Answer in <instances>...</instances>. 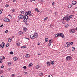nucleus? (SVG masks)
<instances>
[{
  "label": "nucleus",
  "instance_id": "obj_1",
  "mask_svg": "<svg viewBox=\"0 0 77 77\" xmlns=\"http://www.w3.org/2000/svg\"><path fill=\"white\" fill-rule=\"evenodd\" d=\"M57 36H58V37H59V36H61V37H62V38H64V35L63 34L60 33H58L57 34Z\"/></svg>",
  "mask_w": 77,
  "mask_h": 77
},
{
  "label": "nucleus",
  "instance_id": "obj_2",
  "mask_svg": "<svg viewBox=\"0 0 77 77\" xmlns=\"http://www.w3.org/2000/svg\"><path fill=\"white\" fill-rule=\"evenodd\" d=\"M64 18L65 20H66L67 22L68 21V20H70L69 17H68L66 16L65 17H64Z\"/></svg>",
  "mask_w": 77,
  "mask_h": 77
},
{
  "label": "nucleus",
  "instance_id": "obj_3",
  "mask_svg": "<svg viewBox=\"0 0 77 77\" xmlns=\"http://www.w3.org/2000/svg\"><path fill=\"white\" fill-rule=\"evenodd\" d=\"M71 58H72V57L71 56H68L66 57V59L67 60H71Z\"/></svg>",
  "mask_w": 77,
  "mask_h": 77
},
{
  "label": "nucleus",
  "instance_id": "obj_4",
  "mask_svg": "<svg viewBox=\"0 0 77 77\" xmlns=\"http://www.w3.org/2000/svg\"><path fill=\"white\" fill-rule=\"evenodd\" d=\"M27 13H28V15H29V16H32L31 11H28L27 12Z\"/></svg>",
  "mask_w": 77,
  "mask_h": 77
},
{
  "label": "nucleus",
  "instance_id": "obj_5",
  "mask_svg": "<svg viewBox=\"0 0 77 77\" xmlns=\"http://www.w3.org/2000/svg\"><path fill=\"white\" fill-rule=\"evenodd\" d=\"M34 37H35V38H36L38 36V33L35 32L34 33Z\"/></svg>",
  "mask_w": 77,
  "mask_h": 77
},
{
  "label": "nucleus",
  "instance_id": "obj_6",
  "mask_svg": "<svg viewBox=\"0 0 77 77\" xmlns=\"http://www.w3.org/2000/svg\"><path fill=\"white\" fill-rule=\"evenodd\" d=\"M18 17L19 19H23V16L22 14L19 15Z\"/></svg>",
  "mask_w": 77,
  "mask_h": 77
},
{
  "label": "nucleus",
  "instance_id": "obj_7",
  "mask_svg": "<svg viewBox=\"0 0 77 77\" xmlns=\"http://www.w3.org/2000/svg\"><path fill=\"white\" fill-rule=\"evenodd\" d=\"M70 32L71 33H74L75 32V31L74 29H71L70 30Z\"/></svg>",
  "mask_w": 77,
  "mask_h": 77
},
{
  "label": "nucleus",
  "instance_id": "obj_8",
  "mask_svg": "<svg viewBox=\"0 0 77 77\" xmlns=\"http://www.w3.org/2000/svg\"><path fill=\"white\" fill-rule=\"evenodd\" d=\"M30 37L32 39H35V36H34V35H31L30 36Z\"/></svg>",
  "mask_w": 77,
  "mask_h": 77
},
{
  "label": "nucleus",
  "instance_id": "obj_9",
  "mask_svg": "<svg viewBox=\"0 0 77 77\" xmlns=\"http://www.w3.org/2000/svg\"><path fill=\"white\" fill-rule=\"evenodd\" d=\"M66 47H69L70 45V43L69 42H67L66 44Z\"/></svg>",
  "mask_w": 77,
  "mask_h": 77
},
{
  "label": "nucleus",
  "instance_id": "obj_10",
  "mask_svg": "<svg viewBox=\"0 0 77 77\" xmlns=\"http://www.w3.org/2000/svg\"><path fill=\"white\" fill-rule=\"evenodd\" d=\"M76 3H77V2H76V1H73L72 2V5H75Z\"/></svg>",
  "mask_w": 77,
  "mask_h": 77
},
{
  "label": "nucleus",
  "instance_id": "obj_11",
  "mask_svg": "<svg viewBox=\"0 0 77 77\" xmlns=\"http://www.w3.org/2000/svg\"><path fill=\"white\" fill-rule=\"evenodd\" d=\"M23 21L24 22H27V19H26L23 18Z\"/></svg>",
  "mask_w": 77,
  "mask_h": 77
},
{
  "label": "nucleus",
  "instance_id": "obj_12",
  "mask_svg": "<svg viewBox=\"0 0 77 77\" xmlns=\"http://www.w3.org/2000/svg\"><path fill=\"white\" fill-rule=\"evenodd\" d=\"M46 63L47 65H48V66H50V62L49 61H47Z\"/></svg>",
  "mask_w": 77,
  "mask_h": 77
},
{
  "label": "nucleus",
  "instance_id": "obj_13",
  "mask_svg": "<svg viewBox=\"0 0 77 77\" xmlns=\"http://www.w3.org/2000/svg\"><path fill=\"white\" fill-rule=\"evenodd\" d=\"M71 3H69V5L68 6V8H71V7H72V6L71 5Z\"/></svg>",
  "mask_w": 77,
  "mask_h": 77
},
{
  "label": "nucleus",
  "instance_id": "obj_14",
  "mask_svg": "<svg viewBox=\"0 0 77 77\" xmlns=\"http://www.w3.org/2000/svg\"><path fill=\"white\" fill-rule=\"evenodd\" d=\"M14 60L15 61H17V60L18 59V58L16 57H14L13 58Z\"/></svg>",
  "mask_w": 77,
  "mask_h": 77
},
{
  "label": "nucleus",
  "instance_id": "obj_15",
  "mask_svg": "<svg viewBox=\"0 0 77 77\" xmlns=\"http://www.w3.org/2000/svg\"><path fill=\"white\" fill-rule=\"evenodd\" d=\"M28 18H29V17H28V16H23V18H25L26 19H28Z\"/></svg>",
  "mask_w": 77,
  "mask_h": 77
},
{
  "label": "nucleus",
  "instance_id": "obj_16",
  "mask_svg": "<svg viewBox=\"0 0 77 77\" xmlns=\"http://www.w3.org/2000/svg\"><path fill=\"white\" fill-rule=\"evenodd\" d=\"M2 44H3V45H2L1 46V47H2V48H3V47H5V43H4V42H2Z\"/></svg>",
  "mask_w": 77,
  "mask_h": 77
},
{
  "label": "nucleus",
  "instance_id": "obj_17",
  "mask_svg": "<svg viewBox=\"0 0 77 77\" xmlns=\"http://www.w3.org/2000/svg\"><path fill=\"white\" fill-rule=\"evenodd\" d=\"M8 41L9 42H10L11 41H12V38H10L8 39Z\"/></svg>",
  "mask_w": 77,
  "mask_h": 77
},
{
  "label": "nucleus",
  "instance_id": "obj_18",
  "mask_svg": "<svg viewBox=\"0 0 77 77\" xmlns=\"http://www.w3.org/2000/svg\"><path fill=\"white\" fill-rule=\"evenodd\" d=\"M40 66H39V65H37V66H36V68L37 69H38V68H39L40 67Z\"/></svg>",
  "mask_w": 77,
  "mask_h": 77
},
{
  "label": "nucleus",
  "instance_id": "obj_19",
  "mask_svg": "<svg viewBox=\"0 0 77 77\" xmlns=\"http://www.w3.org/2000/svg\"><path fill=\"white\" fill-rule=\"evenodd\" d=\"M23 30V31H24V32H26V30H27V28H26V27L24 28Z\"/></svg>",
  "mask_w": 77,
  "mask_h": 77
},
{
  "label": "nucleus",
  "instance_id": "obj_20",
  "mask_svg": "<svg viewBox=\"0 0 77 77\" xmlns=\"http://www.w3.org/2000/svg\"><path fill=\"white\" fill-rule=\"evenodd\" d=\"M52 42H50L48 43V45H49V46L50 47V45H51V43H52Z\"/></svg>",
  "mask_w": 77,
  "mask_h": 77
},
{
  "label": "nucleus",
  "instance_id": "obj_21",
  "mask_svg": "<svg viewBox=\"0 0 77 77\" xmlns=\"http://www.w3.org/2000/svg\"><path fill=\"white\" fill-rule=\"evenodd\" d=\"M42 75H43V73H41L39 74V75L40 77H42Z\"/></svg>",
  "mask_w": 77,
  "mask_h": 77
},
{
  "label": "nucleus",
  "instance_id": "obj_22",
  "mask_svg": "<svg viewBox=\"0 0 77 77\" xmlns=\"http://www.w3.org/2000/svg\"><path fill=\"white\" fill-rule=\"evenodd\" d=\"M20 13L21 14H24V11H21Z\"/></svg>",
  "mask_w": 77,
  "mask_h": 77
},
{
  "label": "nucleus",
  "instance_id": "obj_23",
  "mask_svg": "<svg viewBox=\"0 0 77 77\" xmlns=\"http://www.w3.org/2000/svg\"><path fill=\"white\" fill-rule=\"evenodd\" d=\"M30 57V56L29 55V54H26V57L27 58V57Z\"/></svg>",
  "mask_w": 77,
  "mask_h": 77
},
{
  "label": "nucleus",
  "instance_id": "obj_24",
  "mask_svg": "<svg viewBox=\"0 0 77 77\" xmlns=\"http://www.w3.org/2000/svg\"><path fill=\"white\" fill-rule=\"evenodd\" d=\"M16 45H17V46H18V47H20V43H17L16 44Z\"/></svg>",
  "mask_w": 77,
  "mask_h": 77
},
{
  "label": "nucleus",
  "instance_id": "obj_25",
  "mask_svg": "<svg viewBox=\"0 0 77 77\" xmlns=\"http://www.w3.org/2000/svg\"><path fill=\"white\" fill-rule=\"evenodd\" d=\"M5 21H6L5 22H9V21H10V20H9V19L7 18V20H6Z\"/></svg>",
  "mask_w": 77,
  "mask_h": 77
},
{
  "label": "nucleus",
  "instance_id": "obj_26",
  "mask_svg": "<svg viewBox=\"0 0 77 77\" xmlns=\"http://www.w3.org/2000/svg\"><path fill=\"white\" fill-rule=\"evenodd\" d=\"M45 41H46V42H47V41H48V38H46L45 39Z\"/></svg>",
  "mask_w": 77,
  "mask_h": 77
},
{
  "label": "nucleus",
  "instance_id": "obj_27",
  "mask_svg": "<svg viewBox=\"0 0 77 77\" xmlns=\"http://www.w3.org/2000/svg\"><path fill=\"white\" fill-rule=\"evenodd\" d=\"M65 27H66V28H67L68 27H69V25L68 24H67L65 26Z\"/></svg>",
  "mask_w": 77,
  "mask_h": 77
},
{
  "label": "nucleus",
  "instance_id": "obj_28",
  "mask_svg": "<svg viewBox=\"0 0 77 77\" xmlns=\"http://www.w3.org/2000/svg\"><path fill=\"white\" fill-rule=\"evenodd\" d=\"M19 35H22V34H23V32H21V31H19Z\"/></svg>",
  "mask_w": 77,
  "mask_h": 77
},
{
  "label": "nucleus",
  "instance_id": "obj_29",
  "mask_svg": "<svg viewBox=\"0 0 77 77\" xmlns=\"http://www.w3.org/2000/svg\"><path fill=\"white\" fill-rule=\"evenodd\" d=\"M29 66H33V64H32V63L29 64Z\"/></svg>",
  "mask_w": 77,
  "mask_h": 77
},
{
  "label": "nucleus",
  "instance_id": "obj_30",
  "mask_svg": "<svg viewBox=\"0 0 77 77\" xmlns=\"http://www.w3.org/2000/svg\"><path fill=\"white\" fill-rule=\"evenodd\" d=\"M54 62L53 61H51V64L52 65H54Z\"/></svg>",
  "mask_w": 77,
  "mask_h": 77
},
{
  "label": "nucleus",
  "instance_id": "obj_31",
  "mask_svg": "<svg viewBox=\"0 0 77 77\" xmlns=\"http://www.w3.org/2000/svg\"><path fill=\"white\" fill-rule=\"evenodd\" d=\"M35 10L36 11H37V12H39V11L38 10V8H36L35 9Z\"/></svg>",
  "mask_w": 77,
  "mask_h": 77
},
{
  "label": "nucleus",
  "instance_id": "obj_32",
  "mask_svg": "<svg viewBox=\"0 0 77 77\" xmlns=\"http://www.w3.org/2000/svg\"><path fill=\"white\" fill-rule=\"evenodd\" d=\"M28 15V14L27 13V12H26L25 14V16H27Z\"/></svg>",
  "mask_w": 77,
  "mask_h": 77
},
{
  "label": "nucleus",
  "instance_id": "obj_33",
  "mask_svg": "<svg viewBox=\"0 0 77 77\" xmlns=\"http://www.w3.org/2000/svg\"><path fill=\"white\" fill-rule=\"evenodd\" d=\"M72 15H70L69 16V18H71L72 17Z\"/></svg>",
  "mask_w": 77,
  "mask_h": 77
},
{
  "label": "nucleus",
  "instance_id": "obj_34",
  "mask_svg": "<svg viewBox=\"0 0 77 77\" xmlns=\"http://www.w3.org/2000/svg\"><path fill=\"white\" fill-rule=\"evenodd\" d=\"M74 50H75V48L73 47L72 48V51H74Z\"/></svg>",
  "mask_w": 77,
  "mask_h": 77
},
{
  "label": "nucleus",
  "instance_id": "obj_35",
  "mask_svg": "<svg viewBox=\"0 0 77 77\" xmlns=\"http://www.w3.org/2000/svg\"><path fill=\"white\" fill-rule=\"evenodd\" d=\"M26 46H22L21 47V48H26Z\"/></svg>",
  "mask_w": 77,
  "mask_h": 77
},
{
  "label": "nucleus",
  "instance_id": "obj_36",
  "mask_svg": "<svg viewBox=\"0 0 77 77\" xmlns=\"http://www.w3.org/2000/svg\"><path fill=\"white\" fill-rule=\"evenodd\" d=\"M15 10L14 9H12V12H15Z\"/></svg>",
  "mask_w": 77,
  "mask_h": 77
},
{
  "label": "nucleus",
  "instance_id": "obj_37",
  "mask_svg": "<svg viewBox=\"0 0 77 77\" xmlns=\"http://www.w3.org/2000/svg\"><path fill=\"white\" fill-rule=\"evenodd\" d=\"M47 18H48V17H46L44 19V20L45 21V20H47Z\"/></svg>",
  "mask_w": 77,
  "mask_h": 77
},
{
  "label": "nucleus",
  "instance_id": "obj_38",
  "mask_svg": "<svg viewBox=\"0 0 77 77\" xmlns=\"http://www.w3.org/2000/svg\"><path fill=\"white\" fill-rule=\"evenodd\" d=\"M9 45V43L7 44L6 45V46L7 47H8Z\"/></svg>",
  "mask_w": 77,
  "mask_h": 77
},
{
  "label": "nucleus",
  "instance_id": "obj_39",
  "mask_svg": "<svg viewBox=\"0 0 77 77\" xmlns=\"http://www.w3.org/2000/svg\"><path fill=\"white\" fill-rule=\"evenodd\" d=\"M6 18H4V19L3 20L4 21H5V22H6Z\"/></svg>",
  "mask_w": 77,
  "mask_h": 77
},
{
  "label": "nucleus",
  "instance_id": "obj_40",
  "mask_svg": "<svg viewBox=\"0 0 77 77\" xmlns=\"http://www.w3.org/2000/svg\"><path fill=\"white\" fill-rule=\"evenodd\" d=\"M13 53H14L12 51H11L10 53V54H13Z\"/></svg>",
  "mask_w": 77,
  "mask_h": 77
},
{
  "label": "nucleus",
  "instance_id": "obj_41",
  "mask_svg": "<svg viewBox=\"0 0 77 77\" xmlns=\"http://www.w3.org/2000/svg\"><path fill=\"white\" fill-rule=\"evenodd\" d=\"M48 77H53V76H52V75H50L48 76Z\"/></svg>",
  "mask_w": 77,
  "mask_h": 77
},
{
  "label": "nucleus",
  "instance_id": "obj_42",
  "mask_svg": "<svg viewBox=\"0 0 77 77\" xmlns=\"http://www.w3.org/2000/svg\"><path fill=\"white\" fill-rule=\"evenodd\" d=\"M25 39H28V40H29V41H30V39H29V38L27 37H25Z\"/></svg>",
  "mask_w": 77,
  "mask_h": 77
},
{
  "label": "nucleus",
  "instance_id": "obj_43",
  "mask_svg": "<svg viewBox=\"0 0 77 77\" xmlns=\"http://www.w3.org/2000/svg\"><path fill=\"white\" fill-rule=\"evenodd\" d=\"M0 59L1 60H3V57H0Z\"/></svg>",
  "mask_w": 77,
  "mask_h": 77
},
{
  "label": "nucleus",
  "instance_id": "obj_44",
  "mask_svg": "<svg viewBox=\"0 0 77 77\" xmlns=\"http://www.w3.org/2000/svg\"><path fill=\"white\" fill-rule=\"evenodd\" d=\"M23 68L24 69H26V68H27V67L26 66H24L23 67Z\"/></svg>",
  "mask_w": 77,
  "mask_h": 77
},
{
  "label": "nucleus",
  "instance_id": "obj_45",
  "mask_svg": "<svg viewBox=\"0 0 77 77\" xmlns=\"http://www.w3.org/2000/svg\"><path fill=\"white\" fill-rule=\"evenodd\" d=\"M8 30H6L5 31V33H8Z\"/></svg>",
  "mask_w": 77,
  "mask_h": 77
},
{
  "label": "nucleus",
  "instance_id": "obj_46",
  "mask_svg": "<svg viewBox=\"0 0 77 77\" xmlns=\"http://www.w3.org/2000/svg\"><path fill=\"white\" fill-rule=\"evenodd\" d=\"M4 68V66L2 65V66H1V68Z\"/></svg>",
  "mask_w": 77,
  "mask_h": 77
},
{
  "label": "nucleus",
  "instance_id": "obj_47",
  "mask_svg": "<svg viewBox=\"0 0 77 77\" xmlns=\"http://www.w3.org/2000/svg\"><path fill=\"white\" fill-rule=\"evenodd\" d=\"M5 6L6 7H8V6H9V5L8 4H6L5 5Z\"/></svg>",
  "mask_w": 77,
  "mask_h": 77
},
{
  "label": "nucleus",
  "instance_id": "obj_48",
  "mask_svg": "<svg viewBox=\"0 0 77 77\" xmlns=\"http://www.w3.org/2000/svg\"><path fill=\"white\" fill-rule=\"evenodd\" d=\"M10 70H11V68H9L8 69V71H9Z\"/></svg>",
  "mask_w": 77,
  "mask_h": 77
},
{
  "label": "nucleus",
  "instance_id": "obj_49",
  "mask_svg": "<svg viewBox=\"0 0 77 77\" xmlns=\"http://www.w3.org/2000/svg\"><path fill=\"white\" fill-rule=\"evenodd\" d=\"M55 37H58L57 34H56L55 35Z\"/></svg>",
  "mask_w": 77,
  "mask_h": 77
},
{
  "label": "nucleus",
  "instance_id": "obj_50",
  "mask_svg": "<svg viewBox=\"0 0 77 77\" xmlns=\"http://www.w3.org/2000/svg\"><path fill=\"white\" fill-rule=\"evenodd\" d=\"M3 25L2 24V25H1L0 26V27H3Z\"/></svg>",
  "mask_w": 77,
  "mask_h": 77
},
{
  "label": "nucleus",
  "instance_id": "obj_51",
  "mask_svg": "<svg viewBox=\"0 0 77 77\" xmlns=\"http://www.w3.org/2000/svg\"><path fill=\"white\" fill-rule=\"evenodd\" d=\"M8 65H11V63H8Z\"/></svg>",
  "mask_w": 77,
  "mask_h": 77
},
{
  "label": "nucleus",
  "instance_id": "obj_52",
  "mask_svg": "<svg viewBox=\"0 0 77 77\" xmlns=\"http://www.w3.org/2000/svg\"><path fill=\"white\" fill-rule=\"evenodd\" d=\"M70 44H71V45H72V44H73V42H72L70 43Z\"/></svg>",
  "mask_w": 77,
  "mask_h": 77
},
{
  "label": "nucleus",
  "instance_id": "obj_53",
  "mask_svg": "<svg viewBox=\"0 0 77 77\" xmlns=\"http://www.w3.org/2000/svg\"><path fill=\"white\" fill-rule=\"evenodd\" d=\"M52 5H54V3L53 2L52 4Z\"/></svg>",
  "mask_w": 77,
  "mask_h": 77
},
{
  "label": "nucleus",
  "instance_id": "obj_54",
  "mask_svg": "<svg viewBox=\"0 0 77 77\" xmlns=\"http://www.w3.org/2000/svg\"><path fill=\"white\" fill-rule=\"evenodd\" d=\"M24 73L25 74H28V73H27V72H24Z\"/></svg>",
  "mask_w": 77,
  "mask_h": 77
},
{
  "label": "nucleus",
  "instance_id": "obj_55",
  "mask_svg": "<svg viewBox=\"0 0 77 77\" xmlns=\"http://www.w3.org/2000/svg\"><path fill=\"white\" fill-rule=\"evenodd\" d=\"M2 11L0 10V14L2 13Z\"/></svg>",
  "mask_w": 77,
  "mask_h": 77
},
{
  "label": "nucleus",
  "instance_id": "obj_56",
  "mask_svg": "<svg viewBox=\"0 0 77 77\" xmlns=\"http://www.w3.org/2000/svg\"><path fill=\"white\" fill-rule=\"evenodd\" d=\"M2 73V71H0V74Z\"/></svg>",
  "mask_w": 77,
  "mask_h": 77
},
{
  "label": "nucleus",
  "instance_id": "obj_57",
  "mask_svg": "<svg viewBox=\"0 0 77 77\" xmlns=\"http://www.w3.org/2000/svg\"><path fill=\"white\" fill-rule=\"evenodd\" d=\"M64 20H65V17H64L63 18V20H62L63 21H64Z\"/></svg>",
  "mask_w": 77,
  "mask_h": 77
},
{
  "label": "nucleus",
  "instance_id": "obj_58",
  "mask_svg": "<svg viewBox=\"0 0 77 77\" xmlns=\"http://www.w3.org/2000/svg\"><path fill=\"white\" fill-rule=\"evenodd\" d=\"M38 45H40V43H38L37 44Z\"/></svg>",
  "mask_w": 77,
  "mask_h": 77
},
{
  "label": "nucleus",
  "instance_id": "obj_59",
  "mask_svg": "<svg viewBox=\"0 0 77 77\" xmlns=\"http://www.w3.org/2000/svg\"><path fill=\"white\" fill-rule=\"evenodd\" d=\"M13 2L14 3H15V0H13Z\"/></svg>",
  "mask_w": 77,
  "mask_h": 77
},
{
  "label": "nucleus",
  "instance_id": "obj_60",
  "mask_svg": "<svg viewBox=\"0 0 77 77\" xmlns=\"http://www.w3.org/2000/svg\"><path fill=\"white\" fill-rule=\"evenodd\" d=\"M52 40V39L49 40V42H50V41H51V40Z\"/></svg>",
  "mask_w": 77,
  "mask_h": 77
},
{
  "label": "nucleus",
  "instance_id": "obj_61",
  "mask_svg": "<svg viewBox=\"0 0 77 77\" xmlns=\"http://www.w3.org/2000/svg\"><path fill=\"white\" fill-rule=\"evenodd\" d=\"M2 62H3V61H0V63H2Z\"/></svg>",
  "mask_w": 77,
  "mask_h": 77
},
{
  "label": "nucleus",
  "instance_id": "obj_62",
  "mask_svg": "<svg viewBox=\"0 0 77 77\" xmlns=\"http://www.w3.org/2000/svg\"><path fill=\"white\" fill-rule=\"evenodd\" d=\"M44 0H41V2H43V1H44Z\"/></svg>",
  "mask_w": 77,
  "mask_h": 77
},
{
  "label": "nucleus",
  "instance_id": "obj_63",
  "mask_svg": "<svg viewBox=\"0 0 77 77\" xmlns=\"http://www.w3.org/2000/svg\"><path fill=\"white\" fill-rule=\"evenodd\" d=\"M10 15V17H11V18H12V16L11 15Z\"/></svg>",
  "mask_w": 77,
  "mask_h": 77
},
{
  "label": "nucleus",
  "instance_id": "obj_64",
  "mask_svg": "<svg viewBox=\"0 0 77 77\" xmlns=\"http://www.w3.org/2000/svg\"><path fill=\"white\" fill-rule=\"evenodd\" d=\"M12 75V76H14V75H15V74H13Z\"/></svg>",
  "mask_w": 77,
  "mask_h": 77
}]
</instances>
